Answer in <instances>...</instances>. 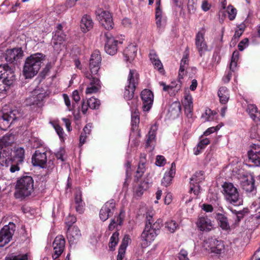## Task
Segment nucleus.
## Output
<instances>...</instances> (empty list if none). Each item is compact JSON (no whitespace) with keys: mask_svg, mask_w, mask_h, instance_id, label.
I'll return each mask as SVG.
<instances>
[{"mask_svg":"<svg viewBox=\"0 0 260 260\" xmlns=\"http://www.w3.org/2000/svg\"><path fill=\"white\" fill-rule=\"evenodd\" d=\"M25 150L23 147H18L15 150L9 146L7 138L3 137L0 139V165L14 173L20 170V164L24 161Z\"/></svg>","mask_w":260,"mask_h":260,"instance_id":"obj_1","label":"nucleus"},{"mask_svg":"<svg viewBox=\"0 0 260 260\" xmlns=\"http://www.w3.org/2000/svg\"><path fill=\"white\" fill-rule=\"evenodd\" d=\"M139 74L135 69H131L127 77V85L125 86L124 98L126 101H131L128 102L131 109H138L139 101L138 98H134V92L136 86L139 82Z\"/></svg>","mask_w":260,"mask_h":260,"instance_id":"obj_2","label":"nucleus"},{"mask_svg":"<svg viewBox=\"0 0 260 260\" xmlns=\"http://www.w3.org/2000/svg\"><path fill=\"white\" fill-rule=\"evenodd\" d=\"M162 225L161 219L158 218L154 221L153 216L147 213L145 226L141 235V239L147 243H151L160 233Z\"/></svg>","mask_w":260,"mask_h":260,"instance_id":"obj_3","label":"nucleus"},{"mask_svg":"<svg viewBox=\"0 0 260 260\" xmlns=\"http://www.w3.org/2000/svg\"><path fill=\"white\" fill-rule=\"evenodd\" d=\"M45 58L46 55L42 53L32 54L27 57L23 66V76L26 78H31L36 76Z\"/></svg>","mask_w":260,"mask_h":260,"instance_id":"obj_4","label":"nucleus"},{"mask_svg":"<svg viewBox=\"0 0 260 260\" xmlns=\"http://www.w3.org/2000/svg\"><path fill=\"white\" fill-rule=\"evenodd\" d=\"M34 191V180L31 176H23L17 180L15 197L23 200L32 193Z\"/></svg>","mask_w":260,"mask_h":260,"instance_id":"obj_5","label":"nucleus"},{"mask_svg":"<svg viewBox=\"0 0 260 260\" xmlns=\"http://www.w3.org/2000/svg\"><path fill=\"white\" fill-rule=\"evenodd\" d=\"M16 79V76L12 66L8 64L0 66V93L7 91Z\"/></svg>","mask_w":260,"mask_h":260,"instance_id":"obj_6","label":"nucleus"},{"mask_svg":"<svg viewBox=\"0 0 260 260\" xmlns=\"http://www.w3.org/2000/svg\"><path fill=\"white\" fill-rule=\"evenodd\" d=\"M20 117V113L17 109H8L7 106L0 112V129L7 130L12 122Z\"/></svg>","mask_w":260,"mask_h":260,"instance_id":"obj_7","label":"nucleus"},{"mask_svg":"<svg viewBox=\"0 0 260 260\" xmlns=\"http://www.w3.org/2000/svg\"><path fill=\"white\" fill-rule=\"evenodd\" d=\"M226 201L234 206H240L242 200L240 197L238 189L232 183L225 182L222 185Z\"/></svg>","mask_w":260,"mask_h":260,"instance_id":"obj_8","label":"nucleus"},{"mask_svg":"<svg viewBox=\"0 0 260 260\" xmlns=\"http://www.w3.org/2000/svg\"><path fill=\"white\" fill-rule=\"evenodd\" d=\"M102 60V55L100 51L98 50L93 51L89 59V71H86L84 74L86 78H91L93 75L100 76L99 71L100 69Z\"/></svg>","mask_w":260,"mask_h":260,"instance_id":"obj_9","label":"nucleus"},{"mask_svg":"<svg viewBox=\"0 0 260 260\" xmlns=\"http://www.w3.org/2000/svg\"><path fill=\"white\" fill-rule=\"evenodd\" d=\"M95 13L96 19L102 26L107 30L113 28L114 22L110 12L98 9L95 11Z\"/></svg>","mask_w":260,"mask_h":260,"instance_id":"obj_10","label":"nucleus"},{"mask_svg":"<svg viewBox=\"0 0 260 260\" xmlns=\"http://www.w3.org/2000/svg\"><path fill=\"white\" fill-rule=\"evenodd\" d=\"M47 95L48 94L43 88H37L32 92L30 98L27 99V104L41 107L43 105L44 100Z\"/></svg>","mask_w":260,"mask_h":260,"instance_id":"obj_11","label":"nucleus"},{"mask_svg":"<svg viewBox=\"0 0 260 260\" xmlns=\"http://www.w3.org/2000/svg\"><path fill=\"white\" fill-rule=\"evenodd\" d=\"M16 228L15 224L9 222L0 231V247H3L10 242L16 231Z\"/></svg>","mask_w":260,"mask_h":260,"instance_id":"obj_12","label":"nucleus"},{"mask_svg":"<svg viewBox=\"0 0 260 260\" xmlns=\"http://www.w3.org/2000/svg\"><path fill=\"white\" fill-rule=\"evenodd\" d=\"M204 246L210 253L221 254L224 251V244L222 241L218 240L214 238H209L205 241Z\"/></svg>","mask_w":260,"mask_h":260,"instance_id":"obj_13","label":"nucleus"},{"mask_svg":"<svg viewBox=\"0 0 260 260\" xmlns=\"http://www.w3.org/2000/svg\"><path fill=\"white\" fill-rule=\"evenodd\" d=\"M242 190L249 196H253L257 192L256 187L255 185V179L252 176L244 177L241 182Z\"/></svg>","mask_w":260,"mask_h":260,"instance_id":"obj_14","label":"nucleus"},{"mask_svg":"<svg viewBox=\"0 0 260 260\" xmlns=\"http://www.w3.org/2000/svg\"><path fill=\"white\" fill-rule=\"evenodd\" d=\"M205 29L202 28L195 36V46L200 56L208 51V45L205 40Z\"/></svg>","mask_w":260,"mask_h":260,"instance_id":"obj_15","label":"nucleus"},{"mask_svg":"<svg viewBox=\"0 0 260 260\" xmlns=\"http://www.w3.org/2000/svg\"><path fill=\"white\" fill-rule=\"evenodd\" d=\"M116 209V203L114 200H110L106 202L100 211V219L104 221L112 216Z\"/></svg>","mask_w":260,"mask_h":260,"instance_id":"obj_16","label":"nucleus"},{"mask_svg":"<svg viewBox=\"0 0 260 260\" xmlns=\"http://www.w3.org/2000/svg\"><path fill=\"white\" fill-rule=\"evenodd\" d=\"M66 241L62 235H58L52 243L54 252L52 257L54 259L58 258L63 253L65 247Z\"/></svg>","mask_w":260,"mask_h":260,"instance_id":"obj_17","label":"nucleus"},{"mask_svg":"<svg viewBox=\"0 0 260 260\" xmlns=\"http://www.w3.org/2000/svg\"><path fill=\"white\" fill-rule=\"evenodd\" d=\"M140 98L142 101V110L149 111L152 107L154 100L153 92L149 89H144L140 93Z\"/></svg>","mask_w":260,"mask_h":260,"instance_id":"obj_18","label":"nucleus"},{"mask_svg":"<svg viewBox=\"0 0 260 260\" xmlns=\"http://www.w3.org/2000/svg\"><path fill=\"white\" fill-rule=\"evenodd\" d=\"M106 38L105 50L110 55H114L117 52V44L118 42L115 40L109 32L104 33Z\"/></svg>","mask_w":260,"mask_h":260,"instance_id":"obj_19","label":"nucleus"},{"mask_svg":"<svg viewBox=\"0 0 260 260\" xmlns=\"http://www.w3.org/2000/svg\"><path fill=\"white\" fill-rule=\"evenodd\" d=\"M47 161L46 151L44 150H36L32 155L31 162L34 166H39L41 168H44Z\"/></svg>","mask_w":260,"mask_h":260,"instance_id":"obj_20","label":"nucleus"},{"mask_svg":"<svg viewBox=\"0 0 260 260\" xmlns=\"http://www.w3.org/2000/svg\"><path fill=\"white\" fill-rule=\"evenodd\" d=\"M23 55V52L21 48H13L6 51L5 59L7 62L13 63L21 58Z\"/></svg>","mask_w":260,"mask_h":260,"instance_id":"obj_21","label":"nucleus"},{"mask_svg":"<svg viewBox=\"0 0 260 260\" xmlns=\"http://www.w3.org/2000/svg\"><path fill=\"white\" fill-rule=\"evenodd\" d=\"M100 76H94L91 78H87L89 80L90 86L86 87V93L92 94L97 93L102 87V83L100 79Z\"/></svg>","mask_w":260,"mask_h":260,"instance_id":"obj_22","label":"nucleus"},{"mask_svg":"<svg viewBox=\"0 0 260 260\" xmlns=\"http://www.w3.org/2000/svg\"><path fill=\"white\" fill-rule=\"evenodd\" d=\"M249 159L256 166H260V145L254 144L248 152Z\"/></svg>","mask_w":260,"mask_h":260,"instance_id":"obj_23","label":"nucleus"},{"mask_svg":"<svg viewBox=\"0 0 260 260\" xmlns=\"http://www.w3.org/2000/svg\"><path fill=\"white\" fill-rule=\"evenodd\" d=\"M81 236L79 228L74 226L68 228L67 232V237L70 244L77 243Z\"/></svg>","mask_w":260,"mask_h":260,"instance_id":"obj_24","label":"nucleus"},{"mask_svg":"<svg viewBox=\"0 0 260 260\" xmlns=\"http://www.w3.org/2000/svg\"><path fill=\"white\" fill-rule=\"evenodd\" d=\"M182 103L184 107L185 112L187 116H189V114L191 115L193 108V99L192 95L188 91L185 92L184 100L182 101Z\"/></svg>","mask_w":260,"mask_h":260,"instance_id":"obj_25","label":"nucleus"},{"mask_svg":"<svg viewBox=\"0 0 260 260\" xmlns=\"http://www.w3.org/2000/svg\"><path fill=\"white\" fill-rule=\"evenodd\" d=\"M176 174V164L174 162H172L171 167L169 171L166 172L161 180V184L167 187L169 186L172 181V178Z\"/></svg>","mask_w":260,"mask_h":260,"instance_id":"obj_26","label":"nucleus"},{"mask_svg":"<svg viewBox=\"0 0 260 260\" xmlns=\"http://www.w3.org/2000/svg\"><path fill=\"white\" fill-rule=\"evenodd\" d=\"M246 111L250 117L256 122L257 125H260V111L255 104H248Z\"/></svg>","mask_w":260,"mask_h":260,"instance_id":"obj_27","label":"nucleus"},{"mask_svg":"<svg viewBox=\"0 0 260 260\" xmlns=\"http://www.w3.org/2000/svg\"><path fill=\"white\" fill-rule=\"evenodd\" d=\"M125 211L121 208L117 216H115L114 218L111 220L109 225V230L112 231L117 225H121L125 217Z\"/></svg>","mask_w":260,"mask_h":260,"instance_id":"obj_28","label":"nucleus"},{"mask_svg":"<svg viewBox=\"0 0 260 260\" xmlns=\"http://www.w3.org/2000/svg\"><path fill=\"white\" fill-rule=\"evenodd\" d=\"M197 224L201 231L209 232L212 228L211 220L207 217H200L197 221Z\"/></svg>","mask_w":260,"mask_h":260,"instance_id":"obj_29","label":"nucleus"},{"mask_svg":"<svg viewBox=\"0 0 260 260\" xmlns=\"http://www.w3.org/2000/svg\"><path fill=\"white\" fill-rule=\"evenodd\" d=\"M93 26V22L90 16L85 14L81 20L80 27L82 32L85 33Z\"/></svg>","mask_w":260,"mask_h":260,"instance_id":"obj_30","label":"nucleus"},{"mask_svg":"<svg viewBox=\"0 0 260 260\" xmlns=\"http://www.w3.org/2000/svg\"><path fill=\"white\" fill-rule=\"evenodd\" d=\"M75 208L77 212L83 213L85 210V203L82 198V194L80 191H78L75 194Z\"/></svg>","mask_w":260,"mask_h":260,"instance_id":"obj_31","label":"nucleus"},{"mask_svg":"<svg viewBox=\"0 0 260 260\" xmlns=\"http://www.w3.org/2000/svg\"><path fill=\"white\" fill-rule=\"evenodd\" d=\"M137 46L134 44L129 45L124 51V55L127 61H131L135 58L137 52Z\"/></svg>","mask_w":260,"mask_h":260,"instance_id":"obj_32","label":"nucleus"},{"mask_svg":"<svg viewBox=\"0 0 260 260\" xmlns=\"http://www.w3.org/2000/svg\"><path fill=\"white\" fill-rule=\"evenodd\" d=\"M159 84L163 86V90L165 91H169L170 90H172L173 92H177L181 87V83L179 80H174L168 85L164 82H160Z\"/></svg>","mask_w":260,"mask_h":260,"instance_id":"obj_33","label":"nucleus"},{"mask_svg":"<svg viewBox=\"0 0 260 260\" xmlns=\"http://www.w3.org/2000/svg\"><path fill=\"white\" fill-rule=\"evenodd\" d=\"M215 218L217 219L218 225L223 230H228L230 229L227 216L221 213H216Z\"/></svg>","mask_w":260,"mask_h":260,"instance_id":"obj_34","label":"nucleus"},{"mask_svg":"<svg viewBox=\"0 0 260 260\" xmlns=\"http://www.w3.org/2000/svg\"><path fill=\"white\" fill-rule=\"evenodd\" d=\"M218 95L220 103L222 104H226L229 99V93L228 88L225 86L219 87Z\"/></svg>","mask_w":260,"mask_h":260,"instance_id":"obj_35","label":"nucleus"},{"mask_svg":"<svg viewBox=\"0 0 260 260\" xmlns=\"http://www.w3.org/2000/svg\"><path fill=\"white\" fill-rule=\"evenodd\" d=\"M147 138L145 143V148H149L151 147L153 144V143L156 141V128L154 126H151L148 134L147 136Z\"/></svg>","mask_w":260,"mask_h":260,"instance_id":"obj_36","label":"nucleus"},{"mask_svg":"<svg viewBox=\"0 0 260 260\" xmlns=\"http://www.w3.org/2000/svg\"><path fill=\"white\" fill-rule=\"evenodd\" d=\"M205 179V173L204 171H199L196 172L190 178V182L195 183L196 184L200 183Z\"/></svg>","mask_w":260,"mask_h":260,"instance_id":"obj_37","label":"nucleus"},{"mask_svg":"<svg viewBox=\"0 0 260 260\" xmlns=\"http://www.w3.org/2000/svg\"><path fill=\"white\" fill-rule=\"evenodd\" d=\"M66 35L63 32H55L53 36L52 41L54 45L61 44L64 41Z\"/></svg>","mask_w":260,"mask_h":260,"instance_id":"obj_38","label":"nucleus"},{"mask_svg":"<svg viewBox=\"0 0 260 260\" xmlns=\"http://www.w3.org/2000/svg\"><path fill=\"white\" fill-rule=\"evenodd\" d=\"M119 233L117 232L114 233L110 238V242L109 244L110 250L113 251L115 247L119 241Z\"/></svg>","mask_w":260,"mask_h":260,"instance_id":"obj_39","label":"nucleus"},{"mask_svg":"<svg viewBox=\"0 0 260 260\" xmlns=\"http://www.w3.org/2000/svg\"><path fill=\"white\" fill-rule=\"evenodd\" d=\"M178 227L177 222L173 220L167 221L165 223V228L171 233H174Z\"/></svg>","mask_w":260,"mask_h":260,"instance_id":"obj_40","label":"nucleus"},{"mask_svg":"<svg viewBox=\"0 0 260 260\" xmlns=\"http://www.w3.org/2000/svg\"><path fill=\"white\" fill-rule=\"evenodd\" d=\"M131 238L129 235H125L122 240V243L120 244L118 251H121V252L125 253V250L128 245L129 242L131 241Z\"/></svg>","mask_w":260,"mask_h":260,"instance_id":"obj_41","label":"nucleus"},{"mask_svg":"<svg viewBox=\"0 0 260 260\" xmlns=\"http://www.w3.org/2000/svg\"><path fill=\"white\" fill-rule=\"evenodd\" d=\"M87 101L89 108L91 109H97L100 107L101 104L100 101L95 99V98H90Z\"/></svg>","mask_w":260,"mask_h":260,"instance_id":"obj_42","label":"nucleus"},{"mask_svg":"<svg viewBox=\"0 0 260 260\" xmlns=\"http://www.w3.org/2000/svg\"><path fill=\"white\" fill-rule=\"evenodd\" d=\"M145 161H143V160H140L138 165V169L136 171V177L138 179L142 177L144 171H145Z\"/></svg>","mask_w":260,"mask_h":260,"instance_id":"obj_43","label":"nucleus"},{"mask_svg":"<svg viewBox=\"0 0 260 260\" xmlns=\"http://www.w3.org/2000/svg\"><path fill=\"white\" fill-rule=\"evenodd\" d=\"M63 100H64L66 105L67 106V107H68V109L70 111H72L76 108V105L75 103H73L72 105L71 104V101H70V98L68 94H67L66 93H63Z\"/></svg>","mask_w":260,"mask_h":260,"instance_id":"obj_44","label":"nucleus"},{"mask_svg":"<svg viewBox=\"0 0 260 260\" xmlns=\"http://www.w3.org/2000/svg\"><path fill=\"white\" fill-rule=\"evenodd\" d=\"M257 126H252L250 129V138L260 141V136L257 132Z\"/></svg>","mask_w":260,"mask_h":260,"instance_id":"obj_45","label":"nucleus"},{"mask_svg":"<svg viewBox=\"0 0 260 260\" xmlns=\"http://www.w3.org/2000/svg\"><path fill=\"white\" fill-rule=\"evenodd\" d=\"M201 188L199 183L196 184L193 182H192V183L190 182L189 192H193L196 196H198L200 193Z\"/></svg>","mask_w":260,"mask_h":260,"instance_id":"obj_46","label":"nucleus"},{"mask_svg":"<svg viewBox=\"0 0 260 260\" xmlns=\"http://www.w3.org/2000/svg\"><path fill=\"white\" fill-rule=\"evenodd\" d=\"M227 12L228 13V17L230 20L235 19L237 14V10L234 8V6L230 5L228 6Z\"/></svg>","mask_w":260,"mask_h":260,"instance_id":"obj_47","label":"nucleus"},{"mask_svg":"<svg viewBox=\"0 0 260 260\" xmlns=\"http://www.w3.org/2000/svg\"><path fill=\"white\" fill-rule=\"evenodd\" d=\"M149 188V183L146 181L140 182L136 192L137 193L142 194L144 190Z\"/></svg>","mask_w":260,"mask_h":260,"instance_id":"obj_48","label":"nucleus"},{"mask_svg":"<svg viewBox=\"0 0 260 260\" xmlns=\"http://www.w3.org/2000/svg\"><path fill=\"white\" fill-rule=\"evenodd\" d=\"M77 221V218L74 215H69L65 219V223L68 228H72V225Z\"/></svg>","mask_w":260,"mask_h":260,"instance_id":"obj_49","label":"nucleus"},{"mask_svg":"<svg viewBox=\"0 0 260 260\" xmlns=\"http://www.w3.org/2000/svg\"><path fill=\"white\" fill-rule=\"evenodd\" d=\"M243 30L242 28L237 29L235 30L233 37L232 39L231 43L235 44L239 40V38L242 35Z\"/></svg>","mask_w":260,"mask_h":260,"instance_id":"obj_50","label":"nucleus"},{"mask_svg":"<svg viewBox=\"0 0 260 260\" xmlns=\"http://www.w3.org/2000/svg\"><path fill=\"white\" fill-rule=\"evenodd\" d=\"M216 113V112L215 111H212L211 109H207L205 112L206 116L202 117L204 118L206 121H211L213 119V116Z\"/></svg>","mask_w":260,"mask_h":260,"instance_id":"obj_51","label":"nucleus"},{"mask_svg":"<svg viewBox=\"0 0 260 260\" xmlns=\"http://www.w3.org/2000/svg\"><path fill=\"white\" fill-rule=\"evenodd\" d=\"M166 159L164 155H158L156 156V160H155V164L157 166L162 167L164 166L166 164Z\"/></svg>","mask_w":260,"mask_h":260,"instance_id":"obj_52","label":"nucleus"},{"mask_svg":"<svg viewBox=\"0 0 260 260\" xmlns=\"http://www.w3.org/2000/svg\"><path fill=\"white\" fill-rule=\"evenodd\" d=\"M52 66L50 62L47 63L46 66L43 70L41 72L40 75L42 78H45L47 75L50 70L52 68Z\"/></svg>","mask_w":260,"mask_h":260,"instance_id":"obj_53","label":"nucleus"},{"mask_svg":"<svg viewBox=\"0 0 260 260\" xmlns=\"http://www.w3.org/2000/svg\"><path fill=\"white\" fill-rule=\"evenodd\" d=\"M220 126H219V125H217L216 126H212L208 128H207L205 132L204 133L203 135L204 136H208L211 135V134L217 132V131L219 130Z\"/></svg>","mask_w":260,"mask_h":260,"instance_id":"obj_54","label":"nucleus"},{"mask_svg":"<svg viewBox=\"0 0 260 260\" xmlns=\"http://www.w3.org/2000/svg\"><path fill=\"white\" fill-rule=\"evenodd\" d=\"M249 43V40L248 38H246L243 39L238 44V49L242 51L246 47V46H248Z\"/></svg>","mask_w":260,"mask_h":260,"instance_id":"obj_55","label":"nucleus"},{"mask_svg":"<svg viewBox=\"0 0 260 260\" xmlns=\"http://www.w3.org/2000/svg\"><path fill=\"white\" fill-rule=\"evenodd\" d=\"M5 260H27V255H18L17 256H11L6 257Z\"/></svg>","mask_w":260,"mask_h":260,"instance_id":"obj_56","label":"nucleus"},{"mask_svg":"<svg viewBox=\"0 0 260 260\" xmlns=\"http://www.w3.org/2000/svg\"><path fill=\"white\" fill-rule=\"evenodd\" d=\"M54 128H55V132H56V133L59 137L60 139L61 140H63V134H64L63 128L62 127H61L58 124L55 125Z\"/></svg>","mask_w":260,"mask_h":260,"instance_id":"obj_57","label":"nucleus"},{"mask_svg":"<svg viewBox=\"0 0 260 260\" xmlns=\"http://www.w3.org/2000/svg\"><path fill=\"white\" fill-rule=\"evenodd\" d=\"M155 68H157L160 72L164 71L162 63L159 58L156 59L152 62Z\"/></svg>","mask_w":260,"mask_h":260,"instance_id":"obj_58","label":"nucleus"},{"mask_svg":"<svg viewBox=\"0 0 260 260\" xmlns=\"http://www.w3.org/2000/svg\"><path fill=\"white\" fill-rule=\"evenodd\" d=\"M210 143V141L208 138H206L203 140H201L199 143L198 144L199 147H200V149H204L205 147Z\"/></svg>","mask_w":260,"mask_h":260,"instance_id":"obj_59","label":"nucleus"},{"mask_svg":"<svg viewBox=\"0 0 260 260\" xmlns=\"http://www.w3.org/2000/svg\"><path fill=\"white\" fill-rule=\"evenodd\" d=\"M140 120V119L131 118L132 130L135 131L138 129Z\"/></svg>","mask_w":260,"mask_h":260,"instance_id":"obj_60","label":"nucleus"},{"mask_svg":"<svg viewBox=\"0 0 260 260\" xmlns=\"http://www.w3.org/2000/svg\"><path fill=\"white\" fill-rule=\"evenodd\" d=\"M179 260H189L187 257V251L185 250H181L179 253Z\"/></svg>","mask_w":260,"mask_h":260,"instance_id":"obj_61","label":"nucleus"},{"mask_svg":"<svg viewBox=\"0 0 260 260\" xmlns=\"http://www.w3.org/2000/svg\"><path fill=\"white\" fill-rule=\"evenodd\" d=\"M72 99L75 102L76 104L80 100V96L79 94V92L77 90H75L72 93Z\"/></svg>","mask_w":260,"mask_h":260,"instance_id":"obj_62","label":"nucleus"},{"mask_svg":"<svg viewBox=\"0 0 260 260\" xmlns=\"http://www.w3.org/2000/svg\"><path fill=\"white\" fill-rule=\"evenodd\" d=\"M121 23L125 27L129 28L132 26V22L131 19L127 18H124L122 20Z\"/></svg>","mask_w":260,"mask_h":260,"instance_id":"obj_63","label":"nucleus"},{"mask_svg":"<svg viewBox=\"0 0 260 260\" xmlns=\"http://www.w3.org/2000/svg\"><path fill=\"white\" fill-rule=\"evenodd\" d=\"M202 209L207 212H211L213 211V208L211 204H203L202 205Z\"/></svg>","mask_w":260,"mask_h":260,"instance_id":"obj_64","label":"nucleus"}]
</instances>
